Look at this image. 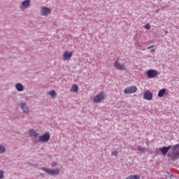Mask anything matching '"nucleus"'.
<instances>
[{
  "label": "nucleus",
  "mask_w": 179,
  "mask_h": 179,
  "mask_svg": "<svg viewBox=\"0 0 179 179\" xmlns=\"http://www.w3.org/2000/svg\"><path fill=\"white\" fill-rule=\"evenodd\" d=\"M172 153L168 154V157H170L171 160H177L179 159V144L171 145Z\"/></svg>",
  "instance_id": "obj_1"
},
{
  "label": "nucleus",
  "mask_w": 179,
  "mask_h": 179,
  "mask_svg": "<svg viewBox=\"0 0 179 179\" xmlns=\"http://www.w3.org/2000/svg\"><path fill=\"white\" fill-rule=\"evenodd\" d=\"M41 170L46 173V174H48V176H52V177L55 176H59V173H61L59 169H52L50 168L42 167L41 168Z\"/></svg>",
  "instance_id": "obj_2"
},
{
  "label": "nucleus",
  "mask_w": 179,
  "mask_h": 179,
  "mask_svg": "<svg viewBox=\"0 0 179 179\" xmlns=\"http://www.w3.org/2000/svg\"><path fill=\"white\" fill-rule=\"evenodd\" d=\"M18 106L20 107L23 114H29V113H30V109L29 108V106H27V103H26V101H20Z\"/></svg>",
  "instance_id": "obj_3"
},
{
  "label": "nucleus",
  "mask_w": 179,
  "mask_h": 179,
  "mask_svg": "<svg viewBox=\"0 0 179 179\" xmlns=\"http://www.w3.org/2000/svg\"><path fill=\"white\" fill-rule=\"evenodd\" d=\"M106 99V93L100 92L98 93L94 98V102L95 103H101L103 100Z\"/></svg>",
  "instance_id": "obj_4"
},
{
  "label": "nucleus",
  "mask_w": 179,
  "mask_h": 179,
  "mask_svg": "<svg viewBox=\"0 0 179 179\" xmlns=\"http://www.w3.org/2000/svg\"><path fill=\"white\" fill-rule=\"evenodd\" d=\"M145 75L148 79H153V78H156L159 75V73L156 70L150 69L145 73Z\"/></svg>",
  "instance_id": "obj_5"
},
{
  "label": "nucleus",
  "mask_w": 179,
  "mask_h": 179,
  "mask_svg": "<svg viewBox=\"0 0 179 179\" xmlns=\"http://www.w3.org/2000/svg\"><path fill=\"white\" fill-rule=\"evenodd\" d=\"M50 135L48 132H45L44 134L42 136H39L38 139L39 142L41 143L44 142L45 143L48 142L50 141Z\"/></svg>",
  "instance_id": "obj_6"
},
{
  "label": "nucleus",
  "mask_w": 179,
  "mask_h": 179,
  "mask_svg": "<svg viewBox=\"0 0 179 179\" xmlns=\"http://www.w3.org/2000/svg\"><path fill=\"white\" fill-rule=\"evenodd\" d=\"M136 90H138L136 86H130L124 89V94H131L132 93H135Z\"/></svg>",
  "instance_id": "obj_7"
},
{
  "label": "nucleus",
  "mask_w": 179,
  "mask_h": 179,
  "mask_svg": "<svg viewBox=\"0 0 179 179\" xmlns=\"http://www.w3.org/2000/svg\"><path fill=\"white\" fill-rule=\"evenodd\" d=\"M114 66L117 68L118 71H125V69H127L125 64L121 63L118 60L115 62Z\"/></svg>",
  "instance_id": "obj_8"
},
{
  "label": "nucleus",
  "mask_w": 179,
  "mask_h": 179,
  "mask_svg": "<svg viewBox=\"0 0 179 179\" xmlns=\"http://www.w3.org/2000/svg\"><path fill=\"white\" fill-rule=\"evenodd\" d=\"M51 14V8H48V7H44L42 6L41 8V15L42 16H48V15Z\"/></svg>",
  "instance_id": "obj_9"
},
{
  "label": "nucleus",
  "mask_w": 179,
  "mask_h": 179,
  "mask_svg": "<svg viewBox=\"0 0 179 179\" xmlns=\"http://www.w3.org/2000/svg\"><path fill=\"white\" fill-rule=\"evenodd\" d=\"M30 7V0H24L22 1L21 4L20 5V9L21 10H25L27 8Z\"/></svg>",
  "instance_id": "obj_10"
},
{
  "label": "nucleus",
  "mask_w": 179,
  "mask_h": 179,
  "mask_svg": "<svg viewBox=\"0 0 179 179\" xmlns=\"http://www.w3.org/2000/svg\"><path fill=\"white\" fill-rule=\"evenodd\" d=\"M73 54V52H68V50L64 51L63 54L64 61H69V59H71V58L72 57Z\"/></svg>",
  "instance_id": "obj_11"
},
{
  "label": "nucleus",
  "mask_w": 179,
  "mask_h": 179,
  "mask_svg": "<svg viewBox=\"0 0 179 179\" xmlns=\"http://www.w3.org/2000/svg\"><path fill=\"white\" fill-rule=\"evenodd\" d=\"M171 149V145H169L168 147H162V148H159V150L161 152L162 155H163V156H166V155H167V153L169 152V151Z\"/></svg>",
  "instance_id": "obj_12"
},
{
  "label": "nucleus",
  "mask_w": 179,
  "mask_h": 179,
  "mask_svg": "<svg viewBox=\"0 0 179 179\" xmlns=\"http://www.w3.org/2000/svg\"><path fill=\"white\" fill-rule=\"evenodd\" d=\"M143 99L145 100H152L153 99V94L150 91L146 90L143 94Z\"/></svg>",
  "instance_id": "obj_13"
},
{
  "label": "nucleus",
  "mask_w": 179,
  "mask_h": 179,
  "mask_svg": "<svg viewBox=\"0 0 179 179\" xmlns=\"http://www.w3.org/2000/svg\"><path fill=\"white\" fill-rule=\"evenodd\" d=\"M29 135L31 137L33 138H37L38 136V133L36 132V130L33 129H30L28 131Z\"/></svg>",
  "instance_id": "obj_14"
},
{
  "label": "nucleus",
  "mask_w": 179,
  "mask_h": 179,
  "mask_svg": "<svg viewBox=\"0 0 179 179\" xmlns=\"http://www.w3.org/2000/svg\"><path fill=\"white\" fill-rule=\"evenodd\" d=\"M15 87L17 92H23L24 90V87L20 83L15 84Z\"/></svg>",
  "instance_id": "obj_15"
},
{
  "label": "nucleus",
  "mask_w": 179,
  "mask_h": 179,
  "mask_svg": "<svg viewBox=\"0 0 179 179\" xmlns=\"http://www.w3.org/2000/svg\"><path fill=\"white\" fill-rule=\"evenodd\" d=\"M166 92H167V90L166 88L160 90L157 94L158 97H163V96L166 94Z\"/></svg>",
  "instance_id": "obj_16"
},
{
  "label": "nucleus",
  "mask_w": 179,
  "mask_h": 179,
  "mask_svg": "<svg viewBox=\"0 0 179 179\" xmlns=\"http://www.w3.org/2000/svg\"><path fill=\"white\" fill-rule=\"evenodd\" d=\"M70 90L73 93H78V92H79V87L76 85V84H73Z\"/></svg>",
  "instance_id": "obj_17"
},
{
  "label": "nucleus",
  "mask_w": 179,
  "mask_h": 179,
  "mask_svg": "<svg viewBox=\"0 0 179 179\" xmlns=\"http://www.w3.org/2000/svg\"><path fill=\"white\" fill-rule=\"evenodd\" d=\"M48 94H50L52 99H55V97H57V92H55V90H54L49 91Z\"/></svg>",
  "instance_id": "obj_18"
},
{
  "label": "nucleus",
  "mask_w": 179,
  "mask_h": 179,
  "mask_svg": "<svg viewBox=\"0 0 179 179\" xmlns=\"http://www.w3.org/2000/svg\"><path fill=\"white\" fill-rule=\"evenodd\" d=\"M126 179H141V176L139 175H130Z\"/></svg>",
  "instance_id": "obj_19"
},
{
  "label": "nucleus",
  "mask_w": 179,
  "mask_h": 179,
  "mask_svg": "<svg viewBox=\"0 0 179 179\" xmlns=\"http://www.w3.org/2000/svg\"><path fill=\"white\" fill-rule=\"evenodd\" d=\"M138 150H140L142 153H145V148L142 147V145L138 147Z\"/></svg>",
  "instance_id": "obj_20"
},
{
  "label": "nucleus",
  "mask_w": 179,
  "mask_h": 179,
  "mask_svg": "<svg viewBox=\"0 0 179 179\" xmlns=\"http://www.w3.org/2000/svg\"><path fill=\"white\" fill-rule=\"evenodd\" d=\"M111 155L112 156H118V151H113Z\"/></svg>",
  "instance_id": "obj_21"
},
{
  "label": "nucleus",
  "mask_w": 179,
  "mask_h": 179,
  "mask_svg": "<svg viewBox=\"0 0 179 179\" xmlns=\"http://www.w3.org/2000/svg\"><path fill=\"white\" fill-rule=\"evenodd\" d=\"M6 150L5 148L3 146H1V153H5Z\"/></svg>",
  "instance_id": "obj_22"
},
{
  "label": "nucleus",
  "mask_w": 179,
  "mask_h": 179,
  "mask_svg": "<svg viewBox=\"0 0 179 179\" xmlns=\"http://www.w3.org/2000/svg\"><path fill=\"white\" fill-rule=\"evenodd\" d=\"M58 164L55 162H53L51 163V166L52 167H55Z\"/></svg>",
  "instance_id": "obj_23"
},
{
  "label": "nucleus",
  "mask_w": 179,
  "mask_h": 179,
  "mask_svg": "<svg viewBox=\"0 0 179 179\" xmlns=\"http://www.w3.org/2000/svg\"><path fill=\"white\" fill-rule=\"evenodd\" d=\"M144 27H145V29H150V25L149 24H147L145 25Z\"/></svg>",
  "instance_id": "obj_24"
},
{
  "label": "nucleus",
  "mask_w": 179,
  "mask_h": 179,
  "mask_svg": "<svg viewBox=\"0 0 179 179\" xmlns=\"http://www.w3.org/2000/svg\"><path fill=\"white\" fill-rule=\"evenodd\" d=\"M1 178H3V171H1Z\"/></svg>",
  "instance_id": "obj_25"
},
{
  "label": "nucleus",
  "mask_w": 179,
  "mask_h": 179,
  "mask_svg": "<svg viewBox=\"0 0 179 179\" xmlns=\"http://www.w3.org/2000/svg\"><path fill=\"white\" fill-rule=\"evenodd\" d=\"M153 47H155V45H152L151 46H148L147 48H148V50H150V48H153Z\"/></svg>",
  "instance_id": "obj_26"
},
{
  "label": "nucleus",
  "mask_w": 179,
  "mask_h": 179,
  "mask_svg": "<svg viewBox=\"0 0 179 179\" xmlns=\"http://www.w3.org/2000/svg\"><path fill=\"white\" fill-rule=\"evenodd\" d=\"M151 52H155V49H152Z\"/></svg>",
  "instance_id": "obj_27"
},
{
  "label": "nucleus",
  "mask_w": 179,
  "mask_h": 179,
  "mask_svg": "<svg viewBox=\"0 0 179 179\" xmlns=\"http://www.w3.org/2000/svg\"><path fill=\"white\" fill-rule=\"evenodd\" d=\"M166 6H164L162 8V10H164V9H165Z\"/></svg>",
  "instance_id": "obj_28"
},
{
  "label": "nucleus",
  "mask_w": 179,
  "mask_h": 179,
  "mask_svg": "<svg viewBox=\"0 0 179 179\" xmlns=\"http://www.w3.org/2000/svg\"><path fill=\"white\" fill-rule=\"evenodd\" d=\"M0 178H1V171H0Z\"/></svg>",
  "instance_id": "obj_29"
}]
</instances>
